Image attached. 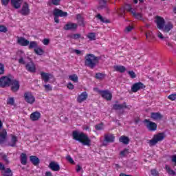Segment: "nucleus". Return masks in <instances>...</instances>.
I'll return each instance as SVG.
<instances>
[{
  "mask_svg": "<svg viewBox=\"0 0 176 176\" xmlns=\"http://www.w3.org/2000/svg\"><path fill=\"white\" fill-rule=\"evenodd\" d=\"M73 140L78 141L82 145L85 146H91V140L89 138L86 133L80 132L79 131H74L72 133Z\"/></svg>",
  "mask_w": 176,
  "mask_h": 176,
  "instance_id": "obj_1",
  "label": "nucleus"
},
{
  "mask_svg": "<svg viewBox=\"0 0 176 176\" xmlns=\"http://www.w3.org/2000/svg\"><path fill=\"white\" fill-rule=\"evenodd\" d=\"M85 64L89 68H95L98 64V57L93 54H87L85 57Z\"/></svg>",
  "mask_w": 176,
  "mask_h": 176,
  "instance_id": "obj_2",
  "label": "nucleus"
},
{
  "mask_svg": "<svg viewBox=\"0 0 176 176\" xmlns=\"http://www.w3.org/2000/svg\"><path fill=\"white\" fill-rule=\"evenodd\" d=\"M164 138H166V135L164 133L155 134L151 140L147 141V144L149 146H155L157 142L163 141Z\"/></svg>",
  "mask_w": 176,
  "mask_h": 176,
  "instance_id": "obj_3",
  "label": "nucleus"
},
{
  "mask_svg": "<svg viewBox=\"0 0 176 176\" xmlns=\"http://www.w3.org/2000/svg\"><path fill=\"white\" fill-rule=\"evenodd\" d=\"M144 126L147 127L149 131H156V129H157V124H156V123L149 121L148 120H145L144 121Z\"/></svg>",
  "mask_w": 176,
  "mask_h": 176,
  "instance_id": "obj_4",
  "label": "nucleus"
},
{
  "mask_svg": "<svg viewBox=\"0 0 176 176\" xmlns=\"http://www.w3.org/2000/svg\"><path fill=\"white\" fill-rule=\"evenodd\" d=\"M23 97L25 101L28 102V104H32L35 102V96H34L31 92H25Z\"/></svg>",
  "mask_w": 176,
  "mask_h": 176,
  "instance_id": "obj_5",
  "label": "nucleus"
},
{
  "mask_svg": "<svg viewBox=\"0 0 176 176\" xmlns=\"http://www.w3.org/2000/svg\"><path fill=\"white\" fill-rule=\"evenodd\" d=\"M40 75L41 76V79L45 82V83H47V82H50L52 79L54 80V76L53 74L50 73H45L43 72H41L40 73Z\"/></svg>",
  "mask_w": 176,
  "mask_h": 176,
  "instance_id": "obj_6",
  "label": "nucleus"
},
{
  "mask_svg": "<svg viewBox=\"0 0 176 176\" xmlns=\"http://www.w3.org/2000/svg\"><path fill=\"white\" fill-rule=\"evenodd\" d=\"M98 93L107 101L112 100V94L109 91H98Z\"/></svg>",
  "mask_w": 176,
  "mask_h": 176,
  "instance_id": "obj_7",
  "label": "nucleus"
},
{
  "mask_svg": "<svg viewBox=\"0 0 176 176\" xmlns=\"http://www.w3.org/2000/svg\"><path fill=\"white\" fill-rule=\"evenodd\" d=\"M2 127V122L0 121V129ZM8 139V132H6V130L3 129L0 133V144H3V142H6V140Z\"/></svg>",
  "mask_w": 176,
  "mask_h": 176,
  "instance_id": "obj_8",
  "label": "nucleus"
},
{
  "mask_svg": "<svg viewBox=\"0 0 176 176\" xmlns=\"http://www.w3.org/2000/svg\"><path fill=\"white\" fill-rule=\"evenodd\" d=\"M126 10H128L129 12H131L133 16L135 18L138 19V20H141L142 19V15L140 13L135 12V11L133 10V8L130 5H126L125 6Z\"/></svg>",
  "mask_w": 176,
  "mask_h": 176,
  "instance_id": "obj_9",
  "label": "nucleus"
},
{
  "mask_svg": "<svg viewBox=\"0 0 176 176\" xmlns=\"http://www.w3.org/2000/svg\"><path fill=\"white\" fill-rule=\"evenodd\" d=\"M155 23L158 30H163V28H164L165 21L162 17L157 16L155 18Z\"/></svg>",
  "mask_w": 176,
  "mask_h": 176,
  "instance_id": "obj_10",
  "label": "nucleus"
},
{
  "mask_svg": "<svg viewBox=\"0 0 176 176\" xmlns=\"http://www.w3.org/2000/svg\"><path fill=\"white\" fill-rule=\"evenodd\" d=\"M12 83V79L9 77H2L0 78V86L5 87V86H9Z\"/></svg>",
  "mask_w": 176,
  "mask_h": 176,
  "instance_id": "obj_11",
  "label": "nucleus"
},
{
  "mask_svg": "<svg viewBox=\"0 0 176 176\" xmlns=\"http://www.w3.org/2000/svg\"><path fill=\"white\" fill-rule=\"evenodd\" d=\"M28 60H29L30 62L25 65L27 71H28L29 72H35L36 71L35 63L31 61V59L30 58H28Z\"/></svg>",
  "mask_w": 176,
  "mask_h": 176,
  "instance_id": "obj_12",
  "label": "nucleus"
},
{
  "mask_svg": "<svg viewBox=\"0 0 176 176\" xmlns=\"http://www.w3.org/2000/svg\"><path fill=\"white\" fill-rule=\"evenodd\" d=\"M53 13L54 17H67V16H68V13H67V12H63V10L57 8L54 10Z\"/></svg>",
  "mask_w": 176,
  "mask_h": 176,
  "instance_id": "obj_13",
  "label": "nucleus"
},
{
  "mask_svg": "<svg viewBox=\"0 0 176 176\" xmlns=\"http://www.w3.org/2000/svg\"><path fill=\"white\" fill-rule=\"evenodd\" d=\"M141 89H145V85L142 84V82H135L131 87V91L133 93H137L138 90H141Z\"/></svg>",
  "mask_w": 176,
  "mask_h": 176,
  "instance_id": "obj_14",
  "label": "nucleus"
},
{
  "mask_svg": "<svg viewBox=\"0 0 176 176\" xmlns=\"http://www.w3.org/2000/svg\"><path fill=\"white\" fill-rule=\"evenodd\" d=\"M21 14L23 16H28L30 14V6L27 3H24L22 6V8L21 10Z\"/></svg>",
  "mask_w": 176,
  "mask_h": 176,
  "instance_id": "obj_15",
  "label": "nucleus"
},
{
  "mask_svg": "<svg viewBox=\"0 0 176 176\" xmlns=\"http://www.w3.org/2000/svg\"><path fill=\"white\" fill-rule=\"evenodd\" d=\"M87 97H89V95L87 94V92L84 91L81 93L80 95H78L77 98V101L80 104L83 102L84 101H86L87 100Z\"/></svg>",
  "mask_w": 176,
  "mask_h": 176,
  "instance_id": "obj_16",
  "label": "nucleus"
},
{
  "mask_svg": "<svg viewBox=\"0 0 176 176\" xmlns=\"http://www.w3.org/2000/svg\"><path fill=\"white\" fill-rule=\"evenodd\" d=\"M16 42L20 46H28V44H30V41L25 39L24 37H17Z\"/></svg>",
  "mask_w": 176,
  "mask_h": 176,
  "instance_id": "obj_17",
  "label": "nucleus"
},
{
  "mask_svg": "<svg viewBox=\"0 0 176 176\" xmlns=\"http://www.w3.org/2000/svg\"><path fill=\"white\" fill-rule=\"evenodd\" d=\"M41 119V113L39 111H34L30 114V120L32 122H37Z\"/></svg>",
  "mask_w": 176,
  "mask_h": 176,
  "instance_id": "obj_18",
  "label": "nucleus"
},
{
  "mask_svg": "<svg viewBox=\"0 0 176 176\" xmlns=\"http://www.w3.org/2000/svg\"><path fill=\"white\" fill-rule=\"evenodd\" d=\"M49 168L52 170V171H59L60 170V165L58 163L56 162H52L49 164Z\"/></svg>",
  "mask_w": 176,
  "mask_h": 176,
  "instance_id": "obj_19",
  "label": "nucleus"
},
{
  "mask_svg": "<svg viewBox=\"0 0 176 176\" xmlns=\"http://www.w3.org/2000/svg\"><path fill=\"white\" fill-rule=\"evenodd\" d=\"M78 28V24L69 23L64 26V30H76Z\"/></svg>",
  "mask_w": 176,
  "mask_h": 176,
  "instance_id": "obj_20",
  "label": "nucleus"
},
{
  "mask_svg": "<svg viewBox=\"0 0 176 176\" xmlns=\"http://www.w3.org/2000/svg\"><path fill=\"white\" fill-rule=\"evenodd\" d=\"M174 25H173L172 23L168 22L165 25H164L163 28V31H164V32H169L170 31H171V30H173Z\"/></svg>",
  "mask_w": 176,
  "mask_h": 176,
  "instance_id": "obj_21",
  "label": "nucleus"
},
{
  "mask_svg": "<svg viewBox=\"0 0 176 176\" xmlns=\"http://www.w3.org/2000/svg\"><path fill=\"white\" fill-rule=\"evenodd\" d=\"M11 3L15 9H19L23 3V0H11Z\"/></svg>",
  "mask_w": 176,
  "mask_h": 176,
  "instance_id": "obj_22",
  "label": "nucleus"
},
{
  "mask_svg": "<svg viewBox=\"0 0 176 176\" xmlns=\"http://www.w3.org/2000/svg\"><path fill=\"white\" fill-rule=\"evenodd\" d=\"M34 50L35 54H37V56H43L45 54V50H43V49L41 48V47H40L39 45Z\"/></svg>",
  "mask_w": 176,
  "mask_h": 176,
  "instance_id": "obj_23",
  "label": "nucleus"
},
{
  "mask_svg": "<svg viewBox=\"0 0 176 176\" xmlns=\"http://www.w3.org/2000/svg\"><path fill=\"white\" fill-rule=\"evenodd\" d=\"M151 118L153 119V120H160L163 116L162 114H160V113H151Z\"/></svg>",
  "mask_w": 176,
  "mask_h": 176,
  "instance_id": "obj_24",
  "label": "nucleus"
},
{
  "mask_svg": "<svg viewBox=\"0 0 176 176\" xmlns=\"http://www.w3.org/2000/svg\"><path fill=\"white\" fill-rule=\"evenodd\" d=\"M146 38L148 41V42H151L152 39H155V36L153 35V32L152 31H147L146 32Z\"/></svg>",
  "mask_w": 176,
  "mask_h": 176,
  "instance_id": "obj_25",
  "label": "nucleus"
},
{
  "mask_svg": "<svg viewBox=\"0 0 176 176\" xmlns=\"http://www.w3.org/2000/svg\"><path fill=\"white\" fill-rule=\"evenodd\" d=\"M69 80H72L74 83L79 82V77L76 74H72L68 76Z\"/></svg>",
  "mask_w": 176,
  "mask_h": 176,
  "instance_id": "obj_26",
  "label": "nucleus"
},
{
  "mask_svg": "<svg viewBox=\"0 0 176 176\" xmlns=\"http://www.w3.org/2000/svg\"><path fill=\"white\" fill-rule=\"evenodd\" d=\"M115 71H116L117 72H126V67L124 66H122V65H116L113 67Z\"/></svg>",
  "mask_w": 176,
  "mask_h": 176,
  "instance_id": "obj_27",
  "label": "nucleus"
},
{
  "mask_svg": "<svg viewBox=\"0 0 176 176\" xmlns=\"http://www.w3.org/2000/svg\"><path fill=\"white\" fill-rule=\"evenodd\" d=\"M30 162L34 164V166H38L39 164V158H38L36 156H30Z\"/></svg>",
  "mask_w": 176,
  "mask_h": 176,
  "instance_id": "obj_28",
  "label": "nucleus"
},
{
  "mask_svg": "<svg viewBox=\"0 0 176 176\" xmlns=\"http://www.w3.org/2000/svg\"><path fill=\"white\" fill-rule=\"evenodd\" d=\"M28 49H34L35 50L39 45H38V42H36V41H29V44L28 45Z\"/></svg>",
  "mask_w": 176,
  "mask_h": 176,
  "instance_id": "obj_29",
  "label": "nucleus"
},
{
  "mask_svg": "<svg viewBox=\"0 0 176 176\" xmlns=\"http://www.w3.org/2000/svg\"><path fill=\"white\" fill-rule=\"evenodd\" d=\"M119 141H120V142H122V144L127 145V144H129L130 140L129 139V137H127V136H121L119 138Z\"/></svg>",
  "mask_w": 176,
  "mask_h": 176,
  "instance_id": "obj_30",
  "label": "nucleus"
},
{
  "mask_svg": "<svg viewBox=\"0 0 176 176\" xmlns=\"http://www.w3.org/2000/svg\"><path fill=\"white\" fill-rule=\"evenodd\" d=\"M20 89V84L17 81H13L12 85V91H17Z\"/></svg>",
  "mask_w": 176,
  "mask_h": 176,
  "instance_id": "obj_31",
  "label": "nucleus"
},
{
  "mask_svg": "<svg viewBox=\"0 0 176 176\" xmlns=\"http://www.w3.org/2000/svg\"><path fill=\"white\" fill-rule=\"evenodd\" d=\"M104 140L107 142H113V141H115V136H113V135H106Z\"/></svg>",
  "mask_w": 176,
  "mask_h": 176,
  "instance_id": "obj_32",
  "label": "nucleus"
},
{
  "mask_svg": "<svg viewBox=\"0 0 176 176\" xmlns=\"http://www.w3.org/2000/svg\"><path fill=\"white\" fill-rule=\"evenodd\" d=\"M113 109H124V108H127V106H126V103H124L122 104H116L113 107Z\"/></svg>",
  "mask_w": 176,
  "mask_h": 176,
  "instance_id": "obj_33",
  "label": "nucleus"
},
{
  "mask_svg": "<svg viewBox=\"0 0 176 176\" xmlns=\"http://www.w3.org/2000/svg\"><path fill=\"white\" fill-rule=\"evenodd\" d=\"M21 163L25 166L27 164V155L25 153H22L21 155Z\"/></svg>",
  "mask_w": 176,
  "mask_h": 176,
  "instance_id": "obj_34",
  "label": "nucleus"
},
{
  "mask_svg": "<svg viewBox=\"0 0 176 176\" xmlns=\"http://www.w3.org/2000/svg\"><path fill=\"white\" fill-rule=\"evenodd\" d=\"M2 175L3 176H12L13 173H12L10 168H7L2 171Z\"/></svg>",
  "mask_w": 176,
  "mask_h": 176,
  "instance_id": "obj_35",
  "label": "nucleus"
},
{
  "mask_svg": "<svg viewBox=\"0 0 176 176\" xmlns=\"http://www.w3.org/2000/svg\"><path fill=\"white\" fill-rule=\"evenodd\" d=\"M156 36L160 39V41H164L166 39V36L163 35V33H162L160 31L157 30L155 33Z\"/></svg>",
  "mask_w": 176,
  "mask_h": 176,
  "instance_id": "obj_36",
  "label": "nucleus"
},
{
  "mask_svg": "<svg viewBox=\"0 0 176 176\" xmlns=\"http://www.w3.org/2000/svg\"><path fill=\"white\" fill-rule=\"evenodd\" d=\"M165 169L169 175H175V171L171 170V168H170L168 165L165 166Z\"/></svg>",
  "mask_w": 176,
  "mask_h": 176,
  "instance_id": "obj_37",
  "label": "nucleus"
},
{
  "mask_svg": "<svg viewBox=\"0 0 176 176\" xmlns=\"http://www.w3.org/2000/svg\"><path fill=\"white\" fill-rule=\"evenodd\" d=\"M16 142H17V137L12 135L11 142L10 143V146H14V145H16Z\"/></svg>",
  "mask_w": 176,
  "mask_h": 176,
  "instance_id": "obj_38",
  "label": "nucleus"
},
{
  "mask_svg": "<svg viewBox=\"0 0 176 176\" xmlns=\"http://www.w3.org/2000/svg\"><path fill=\"white\" fill-rule=\"evenodd\" d=\"M60 0H49L48 5H60Z\"/></svg>",
  "mask_w": 176,
  "mask_h": 176,
  "instance_id": "obj_39",
  "label": "nucleus"
},
{
  "mask_svg": "<svg viewBox=\"0 0 176 176\" xmlns=\"http://www.w3.org/2000/svg\"><path fill=\"white\" fill-rule=\"evenodd\" d=\"M127 155H129V149L127 148H125L120 153L121 157H124V156H127Z\"/></svg>",
  "mask_w": 176,
  "mask_h": 176,
  "instance_id": "obj_40",
  "label": "nucleus"
},
{
  "mask_svg": "<svg viewBox=\"0 0 176 176\" xmlns=\"http://www.w3.org/2000/svg\"><path fill=\"white\" fill-rule=\"evenodd\" d=\"M106 75L105 74H102V73H98L96 74V79H104L105 78Z\"/></svg>",
  "mask_w": 176,
  "mask_h": 176,
  "instance_id": "obj_41",
  "label": "nucleus"
},
{
  "mask_svg": "<svg viewBox=\"0 0 176 176\" xmlns=\"http://www.w3.org/2000/svg\"><path fill=\"white\" fill-rule=\"evenodd\" d=\"M167 46L170 47V49H172V50H174L175 49V43L170 42V41H167L166 42Z\"/></svg>",
  "mask_w": 176,
  "mask_h": 176,
  "instance_id": "obj_42",
  "label": "nucleus"
},
{
  "mask_svg": "<svg viewBox=\"0 0 176 176\" xmlns=\"http://www.w3.org/2000/svg\"><path fill=\"white\" fill-rule=\"evenodd\" d=\"M127 74L129 75L131 79H135V78H137V74H135V72L133 71H128Z\"/></svg>",
  "mask_w": 176,
  "mask_h": 176,
  "instance_id": "obj_43",
  "label": "nucleus"
},
{
  "mask_svg": "<svg viewBox=\"0 0 176 176\" xmlns=\"http://www.w3.org/2000/svg\"><path fill=\"white\" fill-rule=\"evenodd\" d=\"M87 38H89L90 41H96V34L89 33L87 34Z\"/></svg>",
  "mask_w": 176,
  "mask_h": 176,
  "instance_id": "obj_44",
  "label": "nucleus"
},
{
  "mask_svg": "<svg viewBox=\"0 0 176 176\" xmlns=\"http://www.w3.org/2000/svg\"><path fill=\"white\" fill-rule=\"evenodd\" d=\"M5 74V65L0 63V75Z\"/></svg>",
  "mask_w": 176,
  "mask_h": 176,
  "instance_id": "obj_45",
  "label": "nucleus"
},
{
  "mask_svg": "<svg viewBox=\"0 0 176 176\" xmlns=\"http://www.w3.org/2000/svg\"><path fill=\"white\" fill-rule=\"evenodd\" d=\"M168 100L170 101H175L176 100V94H170L168 96Z\"/></svg>",
  "mask_w": 176,
  "mask_h": 176,
  "instance_id": "obj_46",
  "label": "nucleus"
},
{
  "mask_svg": "<svg viewBox=\"0 0 176 176\" xmlns=\"http://www.w3.org/2000/svg\"><path fill=\"white\" fill-rule=\"evenodd\" d=\"M67 89H69V90H74V89H75V85H74L72 82H68L67 85Z\"/></svg>",
  "mask_w": 176,
  "mask_h": 176,
  "instance_id": "obj_47",
  "label": "nucleus"
},
{
  "mask_svg": "<svg viewBox=\"0 0 176 176\" xmlns=\"http://www.w3.org/2000/svg\"><path fill=\"white\" fill-rule=\"evenodd\" d=\"M134 30V27L133 25H129L125 28L126 32H131V31H133Z\"/></svg>",
  "mask_w": 176,
  "mask_h": 176,
  "instance_id": "obj_48",
  "label": "nucleus"
},
{
  "mask_svg": "<svg viewBox=\"0 0 176 176\" xmlns=\"http://www.w3.org/2000/svg\"><path fill=\"white\" fill-rule=\"evenodd\" d=\"M42 43L44 44L45 46H47L50 43V39L49 38H44L42 41Z\"/></svg>",
  "mask_w": 176,
  "mask_h": 176,
  "instance_id": "obj_49",
  "label": "nucleus"
},
{
  "mask_svg": "<svg viewBox=\"0 0 176 176\" xmlns=\"http://www.w3.org/2000/svg\"><path fill=\"white\" fill-rule=\"evenodd\" d=\"M8 104H9L10 105H14V98H8Z\"/></svg>",
  "mask_w": 176,
  "mask_h": 176,
  "instance_id": "obj_50",
  "label": "nucleus"
},
{
  "mask_svg": "<svg viewBox=\"0 0 176 176\" xmlns=\"http://www.w3.org/2000/svg\"><path fill=\"white\" fill-rule=\"evenodd\" d=\"M8 28L5 27L4 25H0V32H7Z\"/></svg>",
  "mask_w": 176,
  "mask_h": 176,
  "instance_id": "obj_51",
  "label": "nucleus"
},
{
  "mask_svg": "<svg viewBox=\"0 0 176 176\" xmlns=\"http://www.w3.org/2000/svg\"><path fill=\"white\" fill-rule=\"evenodd\" d=\"M44 87L45 89V91H50L52 89V86H50V85H49V84L48 85H45Z\"/></svg>",
  "mask_w": 176,
  "mask_h": 176,
  "instance_id": "obj_52",
  "label": "nucleus"
},
{
  "mask_svg": "<svg viewBox=\"0 0 176 176\" xmlns=\"http://www.w3.org/2000/svg\"><path fill=\"white\" fill-rule=\"evenodd\" d=\"M95 127H96V130H102V129H104V124H99L98 125H96Z\"/></svg>",
  "mask_w": 176,
  "mask_h": 176,
  "instance_id": "obj_53",
  "label": "nucleus"
},
{
  "mask_svg": "<svg viewBox=\"0 0 176 176\" xmlns=\"http://www.w3.org/2000/svg\"><path fill=\"white\" fill-rule=\"evenodd\" d=\"M66 159H67V160L69 163H71V164H74V160H73L72 157H71L69 155H67V156L66 157Z\"/></svg>",
  "mask_w": 176,
  "mask_h": 176,
  "instance_id": "obj_54",
  "label": "nucleus"
},
{
  "mask_svg": "<svg viewBox=\"0 0 176 176\" xmlns=\"http://www.w3.org/2000/svg\"><path fill=\"white\" fill-rule=\"evenodd\" d=\"M97 18L99 19V20H100V21H102V23H107V21L104 20V18H102L101 14H98Z\"/></svg>",
  "mask_w": 176,
  "mask_h": 176,
  "instance_id": "obj_55",
  "label": "nucleus"
},
{
  "mask_svg": "<svg viewBox=\"0 0 176 176\" xmlns=\"http://www.w3.org/2000/svg\"><path fill=\"white\" fill-rule=\"evenodd\" d=\"M19 64H22L23 65H25V59H24L23 58H21L19 59Z\"/></svg>",
  "mask_w": 176,
  "mask_h": 176,
  "instance_id": "obj_56",
  "label": "nucleus"
},
{
  "mask_svg": "<svg viewBox=\"0 0 176 176\" xmlns=\"http://www.w3.org/2000/svg\"><path fill=\"white\" fill-rule=\"evenodd\" d=\"M10 0H1L2 5H4V6H8Z\"/></svg>",
  "mask_w": 176,
  "mask_h": 176,
  "instance_id": "obj_57",
  "label": "nucleus"
},
{
  "mask_svg": "<svg viewBox=\"0 0 176 176\" xmlns=\"http://www.w3.org/2000/svg\"><path fill=\"white\" fill-rule=\"evenodd\" d=\"M151 174H152V175H153V176H157V175H159V173H158L157 171L156 170H155V169L151 170Z\"/></svg>",
  "mask_w": 176,
  "mask_h": 176,
  "instance_id": "obj_58",
  "label": "nucleus"
},
{
  "mask_svg": "<svg viewBox=\"0 0 176 176\" xmlns=\"http://www.w3.org/2000/svg\"><path fill=\"white\" fill-rule=\"evenodd\" d=\"M72 38L73 39H79V38H80V34H74Z\"/></svg>",
  "mask_w": 176,
  "mask_h": 176,
  "instance_id": "obj_59",
  "label": "nucleus"
},
{
  "mask_svg": "<svg viewBox=\"0 0 176 176\" xmlns=\"http://www.w3.org/2000/svg\"><path fill=\"white\" fill-rule=\"evenodd\" d=\"M74 52L76 53V54H77L78 56L82 55V51L79 50H74Z\"/></svg>",
  "mask_w": 176,
  "mask_h": 176,
  "instance_id": "obj_60",
  "label": "nucleus"
},
{
  "mask_svg": "<svg viewBox=\"0 0 176 176\" xmlns=\"http://www.w3.org/2000/svg\"><path fill=\"white\" fill-rule=\"evenodd\" d=\"M18 56H21V57L25 56V54L23 51H19L17 52Z\"/></svg>",
  "mask_w": 176,
  "mask_h": 176,
  "instance_id": "obj_61",
  "label": "nucleus"
},
{
  "mask_svg": "<svg viewBox=\"0 0 176 176\" xmlns=\"http://www.w3.org/2000/svg\"><path fill=\"white\" fill-rule=\"evenodd\" d=\"M170 159L171 162H173V163H175L176 164V155H172Z\"/></svg>",
  "mask_w": 176,
  "mask_h": 176,
  "instance_id": "obj_62",
  "label": "nucleus"
},
{
  "mask_svg": "<svg viewBox=\"0 0 176 176\" xmlns=\"http://www.w3.org/2000/svg\"><path fill=\"white\" fill-rule=\"evenodd\" d=\"M82 170V166H80L79 165H76V171L77 173H79Z\"/></svg>",
  "mask_w": 176,
  "mask_h": 176,
  "instance_id": "obj_63",
  "label": "nucleus"
},
{
  "mask_svg": "<svg viewBox=\"0 0 176 176\" xmlns=\"http://www.w3.org/2000/svg\"><path fill=\"white\" fill-rule=\"evenodd\" d=\"M45 176H53V175L52 174V172H46L45 173Z\"/></svg>",
  "mask_w": 176,
  "mask_h": 176,
  "instance_id": "obj_64",
  "label": "nucleus"
}]
</instances>
